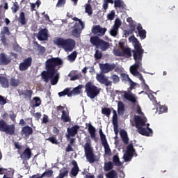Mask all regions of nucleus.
<instances>
[{
	"label": "nucleus",
	"mask_w": 178,
	"mask_h": 178,
	"mask_svg": "<svg viewBox=\"0 0 178 178\" xmlns=\"http://www.w3.org/2000/svg\"><path fill=\"white\" fill-rule=\"evenodd\" d=\"M63 65V60L59 57L48 58L45 62V70L42 72L41 77L44 83H49L51 80L52 86H56L59 81V73L56 66Z\"/></svg>",
	"instance_id": "f257e3e1"
},
{
	"label": "nucleus",
	"mask_w": 178,
	"mask_h": 178,
	"mask_svg": "<svg viewBox=\"0 0 178 178\" xmlns=\"http://www.w3.org/2000/svg\"><path fill=\"white\" fill-rule=\"evenodd\" d=\"M134 118L136 127L138 129V133L142 136H145L146 137H152V129L148 127H147V128L143 127V126H145L147 121L140 115H134Z\"/></svg>",
	"instance_id": "f03ea898"
},
{
	"label": "nucleus",
	"mask_w": 178,
	"mask_h": 178,
	"mask_svg": "<svg viewBox=\"0 0 178 178\" xmlns=\"http://www.w3.org/2000/svg\"><path fill=\"white\" fill-rule=\"evenodd\" d=\"M54 42L58 47H61L65 52H72L76 47V40L72 38H57Z\"/></svg>",
	"instance_id": "7ed1b4c3"
},
{
	"label": "nucleus",
	"mask_w": 178,
	"mask_h": 178,
	"mask_svg": "<svg viewBox=\"0 0 178 178\" xmlns=\"http://www.w3.org/2000/svg\"><path fill=\"white\" fill-rule=\"evenodd\" d=\"M85 92H86L87 97L90 99H94L96 97L99 95L101 89L97 88V86L94 85L92 82H88L85 85Z\"/></svg>",
	"instance_id": "20e7f679"
},
{
	"label": "nucleus",
	"mask_w": 178,
	"mask_h": 178,
	"mask_svg": "<svg viewBox=\"0 0 178 178\" xmlns=\"http://www.w3.org/2000/svg\"><path fill=\"white\" fill-rule=\"evenodd\" d=\"M89 141L90 140H88L84 145L85 156L89 163H94V162H97L98 159H97L96 154H94L92 147H91V143Z\"/></svg>",
	"instance_id": "39448f33"
},
{
	"label": "nucleus",
	"mask_w": 178,
	"mask_h": 178,
	"mask_svg": "<svg viewBox=\"0 0 178 178\" xmlns=\"http://www.w3.org/2000/svg\"><path fill=\"white\" fill-rule=\"evenodd\" d=\"M135 64L143 65V56H144V49L139 44H136L132 51Z\"/></svg>",
	"instance_id": "423d86ee"
},
{
	"label": "nucleus",
	"mask_w": 178,
	"mask_h": 178,
	"mask_svg": "<svg viewBox=\"0 0 178 178\" xmlns=\"http://www.w3.org/2000/svg\"><path fill=\"white\" fill-rule=\"evenodd\" d=\"M0 131L3 133H6L8 136H15V133L16 131V127L15 124H8L3 120H0Z\"/></svg>",
	"instance_id": "0eeeda50"
},
{
	"label": "nucleus",
	"mask_w": 178,
	"mask_h": 178,
	"mask_svg": "<svg viewBox=\"0 0 178 178\" xmlns=\"http://www.w3.org/2000/svg\"><path fill=\"white\" fill-rule=\"evenodd\" d=\"M130 83V87L128 88V92H124V98L127 99V101H129V102H131V104H136L137 102V97H136V95L133 93H130L134 88H136V86L137 84L133 81L131 79L129 81Z\"/></svg>",
	"instance_id": "6e6552de"
},
{
	"label": "nucleus",
	"mask_w": 178,
	"mask_h": 178,
	"mask_svg": "<svg viewBox=\"0 0 178 178\" xmlns=\"http://www.w3.org/2000/svg\"><path fill=\"white\" fill-rule=\"evenodd\" d=\"M33 63V58L31 57H28L23 60L22 63L19 65V69L21 72H26L31 66Z\"/></svg>",
	"instance_id": "1a4fd4ad"
},
{
	"label": "nucleus",
	"mask_w": 178,
	"mask_h": 178,
	"mask_svg": "<svg viewBox=\"0 0 178 178\" xmlns=\"http://www.w3.org/2000/svg\"><path fill=\"white\" fill-rule=\"evenodd\" d=\"M96 79L100 84H104L106 87L112 86V81H110L104 74H97Z\"/></svg>",
	"instance_id": "9d476101"
},
{
	"label": "nucleus",
	"mask_w": 178,
	"mask_h": 178,
	"mask_svg": "<svg viewBox=\"0 0 178 178\" xmlns=\"http://www.w3.org/2000/svg\"><path fill=\"white\" fill-rule=\"evenodd\" d=\"M99 67L101 70V72L102 73H109V72H112L115 67H116V65L115 63L109 64L108 63H106L104 64H99Z\"/></svg>",
	"instance_id": "9b49d317"
},
{
	"label": "nucleus",
	"mask_w": 178,
	"mask_h": 178,
	"mask_svg": "<svg viewBox=\"0 0 178 178\" xmlns=\"http://www.w3.org/2000/svg\"><path fill=\"white\" fill-rule=\"evenodd\" d=\"M34 133V131L31 128V127L29 125H25L22 128L21 130V136L24 137V138H29L30 136Z\"/></svg>",
	"instance_id": "f8f14e48"
},
{
	"label": "nucleus",
	"mask_w": 178,
	"mask_h": 178,
	"mask_svg": "<svg viewBox=\"0 0 178 178\" xmlns=\"http://www.w3.org/2000/svg\"><path fill=\"white\" fill-rule=\"evenodd\" d=\"M80 129V126L79 125H74L73 127H68L67 129V133L66 137L67 139L70 138V137H74L77 133H79V130Z\"/></svg>",
	"instance_id": "ddd939ff"
},
{
	"label": "nucleus",
	"mask_w": 178,
	"mask_h": 178,
	"mask_svg": "<svg viewBox=\"0 0 178 178\" xmlns=\"http://www.w3.org/2000/svg\"><path fill=\"white\" fill-rule=\"evenodd\" d=\"M92 33L95 34V35L102 37V35H105V33H106V28H102L100 25H96L92 29Z\"/></svg>",
	"instance_id": "4468645a"
},
{
	"label": "nucleus",
	"mask_w": 178,
	"mask_h": 178,
	"mask_svg": "<svg viewBox=\"0 0 178 178\" xmlns=\"http://www.w3.org/2000/svg\"><path fill=\"white\" fill-rule=\"evenodd\" d=\"M12 62V59L10 57H8L5 53L0 54V65L6 66Z\"/></svg>",
	"instance_id": "2eb2a0df"
},
{
	"label": "nucleus",
	"mask_w": 178,
	"mask_h": 178,
	"mask_svg": "<svg viewBox=\"0 0 178 178\" xmlns=\"http://www.w3.org/2000/svg\"><path fill=\"white\" fill-rule=\"evenodd\" d=\"M37 38L39 41H47L48 40V30L47 29L40 30L38 33Z\"/></svg>",
	"instance_id": "dca6fc26"
},
{
	"label": "nucleus",
	"mask_w": 178,
	"mask_h": 178,
	"mask_svg": "<svg viewBox=\"0 0 178 178\" xmlns=\"http://www.w3.org/2000/svg\"><path fill=\"white\" fill-rule=\"evenodd\" d=\"M20 158L23 161H29L31 158V149L29 147H26L21 154Z\"/></svg>",
	"instance_id": "f3484780"
},
{
	"label": "nucleus",
	"mask_w": 178,
	"mask_h": 178,
	"mask_svg": "<svg viewBox=\"0 0 178 178\" xmlns=\"http://www.w3.org/2000/svg\"><path fill=\"white\" fill-rule=\"evenodd\" d=\"M119 45L120 48L122 49L123 56H125V58H131V49L129 47L124 48L122 42H120Z\"/></svg>",
	"instance_id": "a211bd4d"
},
{
	"label": "nucleus",
	"mask_w": 178,
	"mask_h": 178,
	"mask_svg": "<svg viewBox=\"0 0 178 178\" xmlns=\"http://www.w3.org/2000/svg\"><path fill=\"white\" fill-rule=\"evenodd\" d=\"M113 126L114 133L116 136H118V134H119V122H118V114H114L113 115Z\"/></svg>",
	"instance_id": "6ab92c4d"
},
{
	"label": "nucleus",
	"mask_w": 178,
	"mask_h": 178,
	"mask_svg": "<svg viewBox=\"0 0 178 178\" xmlns=\"http://www.w3.org/2000/svg\"><path fill=\"white\" fill-rule=\"evenodd\" d=\"M81 30H83L81 29V26L76 22L74 25V30L72 31V35L76 38L80 37V31H81Z\"/></svg>",
	"instance_id": "aec40b11"
},
{
	"label": "nucleus",
	"mask_w": 178,
	"mask_h": 178,
	"mask_svg": "<svg viewBox=\"0 0 178 178\" xmlns=\"http://www.w3.org/2000/svg\"><path fill=\"white\" fill-rule=\"evenodd\" d=\"M143 65L141 64H134L131 67H130V72L131 73V74H133V76H138L139 74V72H138V69H140V67H142Z\"/></svg>",
	"instance_id": "412c9836"
},
{
	"label": "nucleus",
	"mask_w": 178,
	"mask_h": 178,
	"mask_svg": "<svg viewBox=\"0 0 178 178\" xmlns=\"http://www.w3.org/2000/svg\"><path fill=\"white\" fill-rule=\"evenodd\" d=\"M114 7L119 8V9H121V10H125L126 8H127L126 3H124V2L122 0H115Z\"/></svg>",
	"instance_id": "4be33fe9"
},
{
	"label": "nucleus",
	"mask_w": 178,
	"mask_h": 178,
	"mask_svg": "<svg viewBox=\"0 0 178 178\" xmlns=\"http://www.w3.org/2000/svg\"><path fill=\"white\" fill-rule=\"evenodd\" d=\"M102 39L99 38L98 36H92L90 37V42L92 45L94 47H96V48H98L99 43L101 42V40Z\"/></svg>",
	"instance_id": "5701e85b"
},
{
	"label": "nucleus",
	"mask_w": 178,
	"mask_h": 178,
	"mask_svg": "<svg viewBox=\"0 0 178 178\" xmlns=\"http://www.w3.org/2000/svg\"><path fill=\"white\" fill-rule=\"evenodd\" d=\"M111 47V44H109V42H106L102 39L100 40V43L99 44L98 48L101 49V51H106Z\"/></svg>",
	"instance_id": "b1692460"
},
{
	"label": "nucleus",
	"mask_w": 178,
	"mask_h": 178,
	"mask_svg": "<svg viewBox=\"0 0 178 178\" xmlns=\"http://www.w3.org/2000/svg\"><path fill=\"white\" fill-rule=\"evenodd\" d=\"M102 145H103L104 148V152L106 155L111 156L112 155V151L111 150V147H109V144H108V140L104 142H102Z\"/></svg>",
	"instance_id": "393cba45"
},
{
	"label": "nucleus",
	"mask_w": 178,
	"mask_h": 178,
	"mask_svg": "<svg viewBox=\"0 0 178 178\" xmlns=\"http://www.w3.org/2000/svg\"><path fill=\"white\" fill-rule=\"evenodd\" d=\"M120 136L125 145L129 144V136H127V132L124 129H122L120 131Z\"/></svg>",
	"instance_id": "a878e982"
},
{
	"label": "nucleus",
	"mask_w": 178,
	"mask_h": 178,
	"mask_svg": "<svg viewBox=\"0 0 178 178\" xmlns=\"http://www.w3.org/2000/svg\"><path fill=\"white\" fill-rule=\"evenodd\" d=\"M18 22L21 26H26L27 24V19H26V15L24 12H21L18 17Z\"/></svg>",
	"instance_id": "bb28decb"
},
{
	"label": "nucleus",
	"mask_w": 178,
	"mask_h": 178,
	"mask_svg": "<svg viewBox=\"0 0 178 178\" xmlns=\"http://www.w3.org/2000/svg\"><path fill=\"white\" fill-rule=\"evenodd\" d=\"M19 95H24L25 99L29 98V99H31V97H33V90L29 89L22 90Z\"/></svg>",
	"instance_id": "cd10ccee"
},
{
	"label": "nucleus",
	"mask_w": 178,
	"mask_h": 178,
	"mask_svg": "<svg viewBox=\"0 0 178 178\" xmlns=\"http://www.w3.org/2000/svg\"><path fill=\"white\" fill-rule=\"evenodd\" d=\"M61 120H63V122H64V123H67L68 122H70V120H71L70 117H69V113H67L65 110L62 111Z\"/></svg>",
	"instance_id": "c85d7f7f"
},
{
	"label": "nucleus",
	"mask_w": 178,
	"mask_h": 178,
	"mask_svg": "<svg viewBox=\"0 0 178 178\" xmlns=\"http://www.w3.org/2000/svg\"><path fill=\"white\" fill-rule=\"evenodd\" d=\"M88 131L89 134H90L91 138H95V131H96L95 127H94L92 124H91V123H89L88 124Z\"/></svg>",
	"instance_id": "c756f323"
},
{
	"label": "nucleus",
	"mask_w": 178,
	"mask_h": 178,
	"mask_svg": "<svg viewBox=\"0 0 178 178\" xmlns=\"http://www.w3.org/2000/svg\"><path fill=\"white\" fill-rule=\"evenodd\" d=\"M118 115L124 113V104L120 101L118 102Z\"/></svg>",
	"instance_id": "7c9ffc66"
},
{
	"label": "nucleus",
	"mask_w": 178,
	"mask_h": 178,
	"mask_svg": "<svg viewBox=\"0 0 178 178\" xmlns=\"http://www.w3.org/2000/svg\"><path fill=\"white\" fill-rule=\"evenodd\" d=\"M83 88V85H79L77 87L74 88L72 91L70 90V92L71 93V97L72 95H79L80 94L81 90Z\"/></svg>",
	"instance_id": "2f4dec72"
},
{
	"label": "nucleus",
	"mask_w": 178,
	"mask_h": 178,
	"mask_svg": "<svg viewBox=\"0 0 178 178\" xmlns=\"http://www.w3.org/2000/svg\"><path fill=\"white\" fill-rule=\"evenodd\" d=\"M0 84L3 88H9V81L4 76H1Z\"/></svg>",
	"instance_id": "473e14b6"
},
{
	"label": "nucleus",
	"mask_w": 178,
	"mask_h": 178,
	"mask_svg": "<svg viewBox=\"0 0 178 178\" xmlns=\"http://www.w3.org/2000/svg\"><path fill=\"white\" fill-rule=\"evenodd\" d=\"M70 88H66L63 91L58 92L59 97H65V95H67V97H72V93L70 92Z\"/></svg>",
	"instance_id": "72a5a7b5"
},
{
	"label": "nucleus",
	"mask_w": 178,
	"mask_h": 178,
	"mask_svg": "<svg viewBox=\"0 0 178 178\" xmlns=\"http://www.w3.org/2000/svg\"><path fill=\"white\" fill-rule=\"evenodd\" d=\"M106 178H118V172L115 170H112L106 174Z\"/></svg>",
	"instance_id": "f704fd0d"
},
{
	"label": "nucleus",
	"mask_w": 178,
	"mask_h": 178,
	"mask_svg": "<svg viewBox=\"0 0 178 178\" xmlns=\"http://www.w3.org/2000/svg\"><path fill=\"white\" fill-rule=\"evenodd\" d=\"M10 84L12 87H17L20 84V80L16 79L15 77H12L10 81Z\"/></svg>",
	"instance_id": "c9c22d12"
},
{
	"label": "nucleus",
	"mask_w": 178,
	"mask_h": 178,
	"mask_svg": "<svg viewBox=\"0 0 178 178\" xmlns=\"http://www.w3.org/2000/svg\"><path fill=\"white\" fill-rule=\"evenodd\" d=\"M77 58V51H74L67 56V59L70 62H74Z\"/></svg>",
	"instance_id": "e433bc0d"
},
{
	"label": "nucleus",
	"mask_w": 178,
	"mask_h": 178,
	"mask_svg": "<svg viewBox=\"0 0 178 178\" xmlns=\"http://www.w3.org/2000/svg\"><path fill=\"white\" fill-rule=\"evenodd\" d=\"M113 162L115 166H121L122 165V162L120 161V159H119V156H118L117 154L113 156Z\"/></svg>",
	"instance_id": "4c0bfd02"
},
{
	"label": "nucleus",
	"mask_w": 178,
	"mask_h": 178,
	"mask_svg": "<svg viewBox=\"0 0 178 178\" xmlns=\"http://www.w3.org/2000/svg\"><path fill=\"white\" fill-rule=\"evenodd\" d=\"M127 151L128 154H131V155H134V153L136 152V149H134V146L133 145V143H130L127 147Z\"/></svg>",
	"instance_id": "58836bf2"
},
{
	"label": "nucleus",
	"mask_w": 178,
	"mask_h": 178,
	"mask_svg": "<svg viewBox=\"0 0 178 178\" xmlns=\"http://www.w3.org/2000/svg\"><path fill=\"white\" fill-rule=\"evenodd\" d=\"M112 169H113V163H112V161L104 163V170L106 172H109V170H112Z\"/></svg>",
	"instance_id": "ea45409f"
},
{
	"label": "nucleus",
	"mask_w": 178,
	"mask_h": 178,
	"mask_svg": "<svg viewBox=\"0 0 178 178\" xmlns=\"http://www.w3.org/2000/svg\"><path fill=\"white\" fill-rule=\"evenodd\" d=\"M102 115H105L107 118H109L111 113H112V110L109 108L104 107L102 109Z\"/></svg>",
	"instance_id": "a19ab883"
},
{
	"label": "nucleus",
	"mask_w": 178,
	"mask_h": 178,
	"mask_svg": "<svg viewBox=\"0 0 178 178\" xmlns=\"http://www.w3.org/2000/svg\"><path fill=\"white\" fill-rule=\"evenodd\" d=\"M85 12L86 13H88V16L92 15V7H91V4L90 3L86 4L85 8Z\"/></svg>",
	"instance_id": "79ce46f5"
},
{
	"label": "nucleus",
	"mask_w": 178,
	"mask_h": 178,
	"mask_svg": "<svg viewBox=\"0 0 178 178\" xmlns=\"http://www.w3.org/2000/svg\"><path fill=\"white\" fill-rule=\"evenodd\" d=\"M1 35H10V31H9V27L4 26L0 33Z\"/></svg>",
	"instance_id": "37998d69"
},
{
	"label": "nucleus",
	"mask_w": 178,
	"mask_h": 178,
	"mask_svg": "<svg viewBox=\"0 0 178 178\" xmlns=\"http://www.w3.org/2000/svg\"><path fill=\"white\" fill-rule=\"evenodd\" d=\"M47 141H49V143H51V144H55L56 145H58L59 144V142L58 141V139L56 138V136H51L47 139Z\"/></svg>",
	"instance_id": "c03bdc74"
},
{
	"label": "nucleus",
	"mask_w": 178,
	"mask_h": 178,
	"mask_svg": "<svg viewBox=\"0 0 178 178\" xmlns=\"http://www.w3.org/2000/svg\"><path fill=\"white\" fill-rule=\"evenodd\" d=\"M33 101L35 102V104L33 106V108H37L38 106H40V105H41V99H40V97H33Z\"/></svg>",
	"instance_id": "a18cd8bd"
},
{
	"label": "nucleus",
	"mask_w": 178,
	"mask_h": 178,
	"mask_svg": "<svg viewBox=\"0 0 178 178\" xmlns=\"http://www.w3.org/2000/svg\"><path fill=\"white\" fill-rule=\"evenodd\" d=\"M79 172H80V169L79 168H72L70 171V174L73 177H76L77 175H79Z\"/></svg>",
	"instance_id": "49530a36"
},
{
	"label": "nucleus",
	"mask_w": 178,
	"mask_h": 178,
	"mask_svg": "<svg viewBox=\"0 0 178 178\" xmlns=\"http://www.w3.org/2000/svg\"><path fill=\"white\" fill-rule=\"evenodd\" d=\"M72 20H74V22H77V24H79V26H81V30H84V22H83V21H81V19L77 18L76 17H74L72 18Z\"/></svg>",
	"instance_id": "de8ad7c7"
},
{
	"label": "nucleus",
	"mask_w": 178,
	"mask_h": 178,
	"mask_svg": "<svg viewBox=\"0 0 178 178\" xmlns=\"http://www.w3.org/2000/svg\"><path fill=\"white\" fill-rule=\"evenodd\" d=\"M111 79L113 81V84H117V83H119V81H120V79L117 74L111 75Z\"/></svg>",
	"instance_id": "09e8293b"
},
{
	"label": "nucleus",
	"mask_w": 178,
	"mask_h": 178,
	"mask_svg": "<svg viewBox=\"0 0 178 178\" xmlns=\"http://www.w3.org/2000/svg\"><path fill=\"white\" fill-rule=\"evenodd\" d=\"M99 136H100L101 143H104L105 141H107L106 136H105V134H104V132H102V129H99Z\"/></svg>",
	"instance_id": "8fccbe9b"
},
{
	"label": "nucleus",
	"mask_w": 178,
	"mask_h": 178,
	"mask_svg": "<svg viewBox=\"0 0 178 178\" xmlns=\"http://www.w3.org/2000/svg\"><path fill=\"white\" fill-rule=\"evenodd\" d=\"M129 41H133L134 42V47H136V45H141V43H140V42H138V40H137V38L134 35L131 36L129 38Z\"/></svg>",
	"instance_id": "3c124183"
},
{
	"label": "nucleus",
	"mask_w": 178,
	"mask_h": 178,
	"mask_svg": "<svg viewBox=\"0 0 178 178\" xmlns=\"http://www.w3.org/2000/svg\"><path fill=\"white\" fill-rule=\"evenodd\" d=\"M138 35L141 40H145L147 38V31L144 29L138 32Z\"/></svg>",
	"instance_id": "603ef678"
},
{
	"label": "nucleus",
	"mask_w": 178,
	"mask_h": 178,
	"mask_svg": "<svg viewBox=\"0 0 178 178\" xmlns=\"http://www.w3.org/2000/svg\"><path fill=\"white\" fill-rule=\"evenodd\" d=\"M121 77H122V81H131V79L129 77V75L127 74L122 73Z\"/></svg>",
	"instance_id": "864d4df0"
},
{
	"label": "nucleus",
	"mask_w": 178,
	"mask_h": 178,
	"mask_svg": "<svg viewBox=\"0 0 178 178\" xmlns=\"http://www.w3.org/2000/svg\"><path fill=\"white\" fill-rule=\"evenodd\" d=\"M38 51H39L40 55H44V54H45L46 49L43 46H42L40 44H38Z\"/></svg>",
	"instance_id": "5fc2aeb1"
},
{
	"label": "nucleus",
	"mask_w": 178,
	"mask_h": 178,
	"mask_svg": "<svg viewBox=\"0 0 178 178\" xmlns=\"http://www.w3.org/2000/svg\"><path fill=\"white\" fill-rule=\"evenodd\" d=\"M52 175H54V171L52 170H50L44 172L42 175V177H45V176H47V177H51V176H52Z\"/></svg>",
	"instance_id": "6e6d98bb"
},
{
	"label": "nucleus",
	"mask_w": 178,
	"mask_h": 178,
	"mask_svg": "<svg viewBox=\"0 0 178 178\" xmlns=\"http://www.w3.org/2000/svg\"><path fill=\"white\" fill-rule=\"evenodd\" d=\"M122 26V22L120 21V19H119V18H117L115 20V24L113 25V27H115V29H118Z\"/></svg>",
	"instance_id": "4d7b16f0"
},
{
	"label": "nucleus",
	"mask_w": 178,
	"mask_h": 178,
	"mask_svg": "<svg viewBox=\"0 0 178 178\" xmlns=\"http://www.w3.org/2000/svg\"><path fill=\"white\" fill-rule=\"evenodd\" d=\"M118 30L119 29L118 28H115L113 26V29L110 31L111 35H112V37H116V35H118Z\"/></svg>",
	"instance_id": "13d9d810"
},
{
	"label": "nucleus",
	"mask_w": 178,
	"mask_h": 178,
	"mask_svg": "<svg viewBox=\"0 0 178 178\" xmlns=\"http://www.w3.org/2000/svg\"><path fill=\"white\" fill-rule=\"evenodd\" d=\"M66 4V0H58L56 4V8H62Z\"/></svg>",
	"instance_id": "bf43d9fd"
},
{
	"label": "nucleus",
	"mask_w": 178,
	"mask_h": 178,
	"mask_svg": "<svg viewBox=\"0 0 178 178\" xmlns=\"http://www.w3.org/2000/svg\"><path fill=\"white\" fill-rule=\"evenodd\" d=\"M95 59L99 60L102 58V52L99 51V50H96L95 54Z\"/></svg>",
	"instance_id": "052dcab7"
},
{
	"label": "nucleus",
	"mask_w": 178,
	"mask_h": 178,
	"mask_svg": "<svg viewBox=\"0 0 178 178\" xmlns=\"http://www.w3.org/2000/svg\"><path fill=\"white\" fill-rule=\"evenodd\" d=\"M67 175H69V170H65L63 172H60L57 178H65Z\"/></svg>",
	"instance_id": "680f3d73"
},
{
	"label": "nucleus",
	"mask_w": 178,
	"mask_h": 178,
	"mask_svg": "<svg viewBox=\"0 0 178 178\" xmlns=\"http://www.w3.org/2000/svg\"><path fill=\"white\" fill-rule=\"evenodd\" d=\"M133 155L134 154L127 153V155L124 157L125 162H129V161H131V158H132Z\"/></svg>",
	"instance_id": "e2e57ef3"
},
{
	"label": "nucleus",
	"mask_w": 178,
	"mask_h": 178,
	"mask_svg": "<svg viewBox=\"0 0 178 178\" xmlns=\"http://www.w3.org/2000/svg\"><path fill=\"white\" fill-rule=\"evenodd\" d=\"M114 55L115 56H123V52H122V51H120V49H117L115 50H114Z\"/></svg>",
	"instance_id": "0e129e2a"
},
{
	"label": "nucleus",
	"mask_w": 178,
	"mask_h": 178,
	"mask_svg": "<svg viewBox=\"0 0 178 178\" xmlns=\"http://www.w3.org/2000/svg\"><path fill=\"white\" fill-rule=\"evenodd\" d=\"M107 19L108 20H113L115 19V11H111V13L107 15Z\"/></svg>",
	"instance_id": "69168bd1"
},
{
	"label": "nucleus",
	"mask_w": 178,
	"mask_h": 178,
	"mask_svg": "<svg viewBox=\"0 0 178 178\" xmlns=\"http://www.w3.org/2000/svg\"><path fill=\"white\" fill-rule=\"evenodd\" d=\"M159 111H160L161 113L168 112V107H167V106H159Z\"/></svg>",
	"instance_id": "338daca9"
},
{
	"label": "nucleus",
	"mask_w": 178,
	"mask_h": 178,
	"mask_svg": "<svg viewBox=\"0 0 178 178\" xmlns=\"http://www.w3.org/2000/svg\"><path fill=\"white\" fill-rule=\"evenodd\" d=\"M6 104V99L2 95H0V105Z\"/></svg>",
	"instance_id": "774afa93"
}]
</instances>
